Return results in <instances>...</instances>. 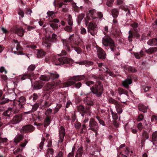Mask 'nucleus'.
<instances>
[{
	"instance_id": "18",
	"label": "nucleus",
	"mask_w": 157,
	"mask_h": 157,
	"mask_svg": "<svg viewBox=\"0 0 157 157\" xmlns=\"http://www.w3.org/2000/svg\"><path fill=\"white\" fill-rule=\"evenodd\" d=\"M147 44L150 46L157 45V37L149 40L147 42Z\"/></svg>"
},
{
	"instance_id": "50",
	"label": "nucleus",
	"mask_w": 157,
	"mask_h": 157,
	"mask_svg": "<svg viewBox=\"0 0 157 157\" xmlns=\"http://www.w3.org/2000/svg\"><path fill=\"white\" fill-rule=\"evenodd\" d=\"M144 118V115L142 114H140L138 116L136 120L137 121H141L143 120Z\"/></svg>"
},
{
	"instance_id": "3",
	"label": "nucleus",
	"mask_w": 157,
	"mask_h": 157,
	"mask_svg": "<svg viewBox=\"0 0 157 157\" xmlns=\"http://www.w3.org/2000/svg\"><path fill=\"white\" fill-rule=\"evenodd\" d=\"M102 43L105 46H109L111 50H113L114 47V41L109 36H105L103 38Z\"/></svg>"
},
{
	"instance_id": "30",
	"label": "nucleus",
	"mask_w": 157,
	"mask_h": 157,
	"mask_svg": "<svg viewBox=\"0 0 157 157\" xmlns=\"http://www.w3.org/2000/svg\"><path fill=\"white\" fill-rule=\"evenodd\" d=\"M88 32L90 33L92 36H94L97 32V29H87Z\"/></svg>"
},
{
	"instance_id": "33",
	"label": "nucleus",
	"mask_w": 157,
	"mask_h": 157,
	"mask_svg": "<svg viewBox=\"0 0 157 157\" xmlns=\"http://www.w3.org/2000/svg\"><path fill=\"white\" fill-rule=\"evenodd\" d=\"M45 52L42 50H40L38 51L37 53V57L38 58L42 57L44 56L45 55Z\"/></svg>"
},
{
	"instance_id": "58",
	"label": "nucleus",
	"mask_w": 157,
	"mask_h": 157,
	"mask_svg": "<svg viewBox=\"0 0 157 157\" xmlns=\"http://www.w3.org/2000/svg\"><path fill=\"white\" fill-rule=\"evenodd\" d=\"M137 127L139 130L140 131L142 130L143 128V126L142 123H139L137 124Z\"/></svg>"
},
{
	"instance_id": "47",
	"label": "nucleus",
	"mask_w": 157,
	"mask_h": 157,
	"mask_svg": "<svg viewBox=\"0 0 157 157\" xmlns=\"http://www.w3.org/2000/svg\"><path fill=\"white\" fill-rule=\"evenodd\" d=\"M50 26L54 29H57L58 28V25L54 23L49 24Z\"/></svg>"
},
{
	"instance_id": "62",
	"label": "nucleus",
	"mask_w": 157,
	"mask_h": 157,
	"mask_svg": "<svg viewBox=\"0 0 157 157\" xmlns=\"http://www.w3.org/2000/svg\"><path fill=\"white\" fill-rule=\"evenodd\" d=\"M128 70L129 71H131L132 72H136V70L134 68H133L131 67H127Z\"/></svg>"
},
{
	"instance_id": "27",
	"label": "nucleus",
	"mask_w": 157,
	"mask_h": 157,
	"mask_svg": "<svg viewBox=\"0 0 157 157\" xmlns=\"http://www.w3.org/2000/svg\"><path fill=\"white\" fill-rule=\"evenodd\" d=\"M117 91L120 95H121L122 94H125L127 95H128V91L126 90H124L122 88H118L117 89Z\"/></svg>"
},
{
	"instance_id": "16",
	"label": "nucleus",
	"mask_w": 157,
	"mask_h": 157,
	"mask_svg": "<svg viewBox=\"0 0 157 157\" xmlns=\"http://www.w3.org/2000/svg\"><path fill=\"white\" fill-rule=\"evenodd\" d=\"M96 10L94 9H92L89 11V13L87 14V17L88 18L91 17L93 19L96 18L95 16Z\"/></svg>"
},
{
	"instance_id": "22",
	"label": "nucleus",
	"mask_w": 157,
	"mask_h": 157,
	"mask_svg": "<svg viewBox=\"0 0 157 157\" xmlns=\"http://www.w3.org/2000/svg\"><path fill=\"white\" fill-rule=\"evenodd\" d=\"M24 136L21 135H17L14 138V141L15 143H17L20 142L23 139Z\"/></svg>"
},
{
	"instance_id": "26",
	"label": "nucleus",
	"mask_w": 157,
	"mask_h": 157,
	"mask_svg": "<svg viewBox=\"0 0 157 157\" xmlns=\"http://www.w3.org/2000/svg\"><path fill=\"white\" fill-rule=\"evenodd\" d=\"M40 78L41 80L44 81H48L50 79V77L49 75H41Z\"/></svg>"
},
{
	"instance_id": "56",
	"label": "nucleus",
	"mask_w": 157,
	"mask_h": 157,
	"mask_svg": "<svg viewBox=\"0 0 157 157\" xmlns=\"http://www.w3.org/2000/svg\"><path fill=\"white\" fill-rule=\"evenodd\" d=\"M11 111L10 110H8L6 112L3 113V115L5 116L9 117Z\"/></svg>"
},
{
	"instance_id": "13",
	"label": "nucleus",
	"mask_w": 157,
	"mask_h": 157,
	"mask_svg": "<svg viewBox=\"0 0 157 157\" xmlns=\"http://www.w3.org/2000/svg\"><path fill=\"white\" fill-rule=\"evenodd\" d=\"M14 33H17L18 36H23L24 31L21 27L19 28H15L13 31Z\"/></svg>"
},
{
	"instance_id": "1",
	"label": "nucleus",
	"mask_w": 157,
	"mask_h": 157,
	"mask_svg": "<svg viewBox=\"0 0 157 157\" xmlns=\"http://www.w3.org/2000/svg\"><path fill=\"white\" fill-rule=\"evenodd\" d=\"M90 90L91 92L97 97H101L103 90V85L100 81L97 82L95 86H93Z\"/></svg>"
},
{
	"instance_id": "59",
	"label": "nucleus",
	"mask_w": 157,
	"mask_h": 157,
	"mask_svg": "<svg viewBox=\"0 0 157 157\" xmlns=\"http://www.w3.org/2000/svg\"><path fill=\"white\" fill-rule=\"evenodd\" d=\"M0 72L1 73L4 72L5 74L7 73V71L4 67H1L0 68Z\"/></svg>"
},
{
	"instance_id": "34",
	"label": "nucleus",
	"mask_w": 157,
	"mask_h": 157,
	"mask_svg": "<svg viewBox=\"0 0 157 157\" xmlns=\"http://www.w3.org/2000/svg\"><path fill=\"white\" fill-rule=\"evenodd\" d=\"M67 21L68 22V24L69 25L72 26L73 25V21L72 16L71 15H68V18L67 19Z\"/></svg>"
},
{
	"instance_id": "14",
	"label": "nucleus",
	"mask_w": 157,
	"mask_h": 157,
	"mask_svg": "<svg viewBox=\"0 0 157 157\" xmlns=\"http://www.w3.org/2000/svg\"><path fill=\"white\" fill-rule=\"evenodd\" d=\"M83 101L84 103L88 105L92 106L94 102L92 99L89 97H86L84 98Z\"/></svg>"
},
{
	"instance_id": "29",
	"label": "nucleus",
	"mask_w": 157,
	"mask_h": 157,
	"mask_svg": "<svg viewBox=\"0 0 157 157\" xmlns=\"http://www.w3.org/2000/svg\"><path fill=\"white\" fill-rule=\"evenodd\" d=\"M53 150L51 148L48 149L47 151L46 157H52Z\"/></svg>"
},
{
	"instance_id": "20",
	"label": "nucleus",
	"mask_w": 157,
	"mask_h": 157,
	"mask_svg": "<svg viewBox=\"0 0 157 157\" xmlns=\"http://www.w3.org/2000/svg\"><path fill=\"white\" fill-rule=\"evenodd\" d=\"M112 14L113 18H116L119 14V10L117 9L114 8L112 10Z\"/></svg>"
},
{
	"instance_id": "49",
	"label": "nucleus",
	"mask_w": 157,
	"mask_h": 157,
	"mask_svg": "<svg viewBox=\"0 0 157 157\" xmlns=\"http://www.w3.org/2000/svg\"><path fill=\"white\" fill-rule=\"evenodd\" d=\"M61 105L60 104H58L56 106L55 108L54 109V113H56L58 111H59V109L61 107Z\"/></svg>"
},
{
	"instance_id": "60",
	"label": "nucleus",
	"mask_w": 157,
	"mask_h": 157,
	"mask_svg": "<svg viewBox=\"0 0 157 157\" xmlns=\"http://www.w3.org/2000/svg\"><path fill=\"white\" fill-rule=\"evenodd\" d=\"M84 15L83 14H81L78 17V20L80 21L84 18Z\"/></svg>"
},
{
	"instance_id": "61",
	"label": "nucleus",
	"mask_w": 157,
	"mask_h": 157,
	"mask_svg": "<svg viewBox=\"0 0 157 157\" xmlns=\"http://www.w3.org/2000/svg\"><path fill=\"white\" fill-rule=\"evenodd\" d=\"M1 78L2 80L4 81H6L7 79V77L6 75H1Z\"/></svg>"
},
{
	"instance_id": "35",
	"label": "nucleus",
	"mask_w": 157,
	"mask_h": 157,
	"mask_svg": "<svg viewBox=\"0 0 157 157\" xmlns=\"http://www.w3.org/2000/svg\"><path fill=\"white\" fill-rule=\"evenodd\" d=\"M77 109L78 111L80 113H85V108H84L83 105H80L78 106L77 107Z\"/></svg>"
},
{
	"instance_id": "36",
	"label": "nucleus",
	"mask_w": 157,
	"mask_h": 157,
	"mask_svg": "<svg viewBox=\"0 0 157 157\" xmlns=\"http://www.w3.org/2000/svg\"><path fill=\"white\" fill-rule=\"evenodd\" d=\"M147 132L146 131H143V133L142 135V136L143 137V138H145L146 139H148L149 138V136L148 134V132H150V130H149Z\"/></svg>"
},
{
	"instance_id": "40",
	"label": "nucleus",
	"mask_w": 157,
	"mask_h": 157,
	"mask_svg": "<svg viewBox=\"0 0 157 157\" xmlns=\"http://www.w3.org/2000/svg\"><path fill=\"white\" fill-rule=\"evenodd\" d=\"M63 43L64 45L66 46L67 50L69 52L70 50V47L68 46V45L69 43H68V41L66 40H63Z\"/></svg>"
},
{
	"instance_id": "28",
	"label": "nucleus",
	"mask_w": 157,
	"mask_h": 157,
	"mask_svg": "<svg viewBox=\"0 0 157 157\" xmlns=\"http://www.w3.org/2000/svg\"><path fill=\"white\" fill-rule=\"evenodd\" d=\"M49 75L50 76V79L51 78L53 80L58 78L59 76V75L57 74L56 72L49 73Z\"/></svg>"
},
{
	"instance_id": "32",
	"label": "nucleus",
	"mask_w": 157,
	"mask_h": 157,
	"mask_svg": "<svg viewBox=\"0 0 157 157\" xmlns=\"http://www.w3.org/2000/svg\"><path fill=\"white\" fill-rule=\"evenodd\" d=\"M117 111L118 113H121L122 112V107L118 103L115 105Z\"/></svg>"
},
{
	"instance_id": "37",
	"label": "nucleus",
	"mask_w": 157,
	"mask_h": 157,
	"mask_svg": "<svg viewBox=\"0 0 157 157\" xmlns=\"http://www.w3.org/2000/svg\"><path fill=\"white\" fill-rule=\"evenodd\" d=\"M48 17H49V18L51 17L52 18H53L54 17L55 13L52 11H48L47 12Z\"/></svg>"
},
{
	"instance_id": "25",
	"label": "nucleus",
	"mask_w": 157,
	"mask_h": 157,
	"mask_svg": "<svg viewBox=\"0 0 157 157\" xmlns=\"http://www.w3.org/2000/svg\"><path fill=\"white\" fill-rule=\"evenodd\" d=\"M157 51V47H151L146 50V52L148 54H151Z\"/></svg>"
},
{
	"instance_id": "24",
	"label": "nucleus",
	"mask_w": 157,
	"mask_h": 157,
	"mask_svg": "<svg viewBox=\"0 0 157 157\" xmlns=\"http://www.w3.org/2000/svg\"><path fill=\"white\" fill-rule=\"evenodd\" d=\"M54 86V84L49 83H47L44 87V90L45 91H48L52 89Z\"/></svg>"
},
{
	"instance_id": "53",
	"label": "nucleus",
	"mask_w": 157,
	"mask_h": 157,
	"mask_svg": "<svg viewBox=\"0 0 157 157\" xmlns=\"http://www.w3.org/2000/svg\"><path fill=\"white\" fill-rule=\"evenodd\" d=\"M121 8L125 11H128V13H127V14H128H128L130 13V11L127 6H121Z\"/></svg>"
},
{
	"instance_id": "19",
	"label": "nucleus",
	"mask_w": 157,
	"mask_h": 157,
	"mask_svg": "<svg viewBox=\"0 0 157 157\" xmlns=\"http://www.w3.org/2000/svg\"><path fill=\"white\" fill-rule=\"evenodd\" d=\"M32 75V74L31 73H25L22 76H20V78L22 80L27 79H30Z\"/></svg>"
},
{
	"instance_id": "54",
	"label": "nucleus",
	"mask_w": 157,
	"mask_h": 157,
	"mask_svg": "<svg viewBox=\"0 0 157 157\" xmlns=\"http://www.w3.org/2000/svg\"><path fill=\"white\" fill-rule=\"evenodd\" d=\"M75 126L77 129H79L81 126V124L78 122H76L75 124Z\"/></svg>"
},
{
	"instance_id": "64",
	"label": "nucleus",
	"mask_w": 157,
	"mask_h": 157,
	"mask_svg": "<svg viewBox=\"0 0 157 157\" xmlns=\"http://www.w3.org/2000/svg\"><path fill=\"white\" fill-rule=\"evenodd\" d=\"M63 154L62 151H59L56 156V157H63Z\"/></svg>"
},
{
	"instance_id": "42",
	"label": "nucleus",
	"mask_w": 157,
	"mask_h": 157,
	"mask_svg": "<svg viewBox=\"0 0 157 157\" xmlns=\"http://www.w3.org/2000/svg\"><path fill=\"white\" fill-rule=\"evenodd\" d=\"M50 117L49 116H46L45 120V126H48L50 123Z\"/></svg>"
},
{
	"instance_id": "21",
	"label": "nucleus",
	"mask_w": 157,
	"mask_h": 157,
	"mask_svg": "<svg viewBox=\"0 0 157 157\" xmlns=\"http://www.w3.org/2000/svg\"><path fill=\"white\" fill-rule=\"evenodd\" d=\"M147 108L143 104H140L138 105V109L140 111H142L144 113L147 112Z\"/></svg>"
},
{
	"instance_id": "45",
	"label": "nucleus",
	"mask_w": 157,
	"mask_h": 157,
	"mask_svg": "<svg viewBox=\"0 0 157 157\" xmlns=\"http://www.w3.org/2000/svg\"><path fill=\"white\" fill-rule=\"evenodd\" d=\"M36 67L35 65L31 64L30 65L28 68V71H33L35 68Z\"/></svg>"
},
{
	"instance_id": "44",
	"label": "nucleus",
	"mask_w": 157,
	"mask_h": 157,
	"mask_svg": "<svg viewBox=\"0 0 157 157\" xmlns=\"http://www.w3.org/2000/svg\"><path fill=\"white\" fill-rule=\"evenodd\" d=\"M57 35L56 34L53 33L52 35L51 39H50L51 42H55L56 41L57 38L56 37Z\"/></svg>"
},
{
	"instance_id": "43",
	"label": "nucleus",
	"mask_w": 157,
	"mask_h": 157,
	"mask_svg": "<svg viewBox=\"0 0 157 157\" xmlns=\"http://www.w3.org/2000/svg\"><path fill=\"white\" fill-rule=\"evenodd\" d=\"M129 36H128V40L129 42H131L132 41V38L133 37V34L132 31L129 30L128 32Z\"/></svg>"
},
{
	"instance_id": "55",
	"label": "nucleus",
	"mask_w": 157,
	"mask_h": 157,
	"mask_svg": "<svg viewBox=\"0 0 157 157\" xmlns=\"http://www.w3.org/2000/svg\"><path fill=\"white\" fill-rule=\"evenodd\" d=\"M109 102L110 103H112L114 104L115 105L118 103L117 101L112 98L109 99Z\"/></svg>"
},
{
	"instance_id": "2",
	"label": "nucleus",
	"mask_w": 157,
	"mask_h": 157,
	"mask_svg": "<svg viewBox=\"0 0 157 157\" xmlns=\"http://www.w3.org/2000/svg\"><path fill=\"white\" fill-rule=\"evenodd\" d=\"M25 98L22 96L20 98L18 101L15 100L13 101V109L14 113H17L19 112L25 103Z\"/></svg>"
},
{
	"instance_id": "39",
	"label": "nucleus",
	"mask_w": 157,
	"mask_h": 157,
	"mask_svg": "<svg viewBox=\"0 0 157 157\" xmlns=\"http://www.w3.org/2000/svg\"><path fill=\"white\" fill-rule=\"evenodd\" d=\"M75 40L74 37V34H72L69 36L68 39V40H67L68 41V43L69 44V43H71L72 42H73Z\"/></svg>"
},
{
	"instance_id": "38",
	"label": "nucleus",
	"mask_w": 157,
	"mask_h": 157,
	"mask_svg": "<svg viewBox=\"0 0 157 157\" xmlns=\"http://www.w3.org/2000/svg\"><path fill=\"white\" fill-rule=\"evenodd\" d=\"M114 49L113 50H111L112 51L114 52H115V54L117 56L120 55V53L119 52V48L116 47V45L115 44H114Z\"/></svg>"
},
{
	"instance_id": "57",
	"label": "nucleus",
	"mask_w": 157,
	"mask_h": 157,
	"mask_svg": "<svg viewBox=\"0 0 157 157\" xmlns=\"http://www.w3.org/2000/svg\"><path fill=\"white\" fill-rule=\"evenodd\" d=\"M114 0H107L106 5L108 6H111Z\"/></svg>"
},
{
	"instance_id": "7",
	"label": "nucleus",
	"mask_w": 157,
	"mask_h": 157,
	"mask_svg": "<svg viewBox=\"0 0 157 157\" xmlns=\"http://www.w3.org/2000/svg\"><path fill=\"white\" fill-rule=\"evenodd\" d=\"M35 129V128L32 125L28 124L23 127L21 129V132L26 133L31 132Z\"/></svg>"
},
{
	"instance_id": "41",
	"label": "nucleus",
	"mask_w": 157,
	"mask_h": 157,
	"mask_svg": "<svg viewBox=\"0 0 157 157\" xmlns=\"http://www.w3.org/2000/svg\"><path fill=\"white\" fill-rule=\"evenodd\" d=\"M82 153V150L81 149H78L77 151L75 157H81Z\"/></svg>"
},
{
	"instance_id": "11",
	"label": "nucleus",
	"mask_w": 157,
	"mask_h": 157,
	"mask_svg": "<svg viewBox=\"0 0 157 157\" xmlns=\"http://www.w3.org/2000/svg\"><path fill=\"white\" fill-rule=\"evenodd\" d=\"M21 116L19 115H17L14 116L11 121V123L12 124H16L21 121Z\"/></svg>"
},
{
	"instance_id": "31",
	"label": "nucleus",
	"mask_w": 157,
	"mask_h": 157,
	"mask_svg": "<svg viewBox=\"0 0 157 157\" xmlns=\"http://www.w3.org/2000/svg\"><path fill=\"white\" fill-rule=\"evenodd\" d=\"M157 141V131H156L153 132L151 136V142L156 141Z\"/></svg>"
},
{
	"instance_id": "9",
	"label": "nucleus",
	"mask_w": 157,
	"mask_h": 157,
	"mask_svg": "<svg viewBox=\"0 0 157 157\" xmlns=\"http://www.w3.org/2000/svg\"><path fill=\"white\" fill-rule=\"evenodd\" d=\"M85 24L87 27V29H97V25L94 21L89 22L88 20H86L85 22Z\"/></svg>"
},
{
	"instance_id": "51",
	"label": "nucleus",
	"mask_w": 157,
	"mask_h": 157,
	"mask_svg": "<svg viewBox=\"0 0 157 157\" xmlns=\"http://www.w3.org/2000/svg\"><path fill=\"white\" fill-rule=\"evenodd\" d=\"M52 109L49 108L47 109L45 113V114L46 116H49V115H50L52 113Z\"/></svg>"
},
{
	"instance_id": "6",
	"label": "nucleus",
	"mask_w": 157,
	"mask_h": 157,
	"mask_svg": "<svg viewBox=\"0 0 157 157\" xmlns=\"http://www.w3.org/2000/svg\"><path fill=\"white\" fill-rule=\"evenodd\" d=\"M59 133L58 143H61L63 141V139L65 135V130L63 126H61L59 128Z\"/></svg>"
},
{
	"instance_id": "23",
	"label": "nucleus",
	"mask_w": 157,
	"mask_h": 157,
	"mask_svg": "<svg viewBox=\"0 0 157 157\" xmlns=\"http://www.w3.org/2000/svg\"><path fill=\"white\" fill-rule=\"evenodd\" d=\"M85 78L84 75L80 76H75L72 77L71 79L75 82V81H80L81 79H84Z\"/></svg>"
},
{
	"instance_id": "8",
	"label": "nucleus",
	"mask_w": 157,
	"mask_h": 157,
	"mask_svg": "<svg viewBox=\"0 0 157 157\" xmlns=\"http://www.w3.org/2000/svg\"><path fill=\"white\" fill-rule=\"evenodd\" d=\"M81 83L80 82H78L75 83V82L73 81H70L67 82H65L64 83V86L65 87H68L71 85H75V87L77 88H79L81 86Z\"/></svg>"
},
{
	"instance_id": "10",
	"label": "nucleus",
	"mask_w": 157,
	"mask_h": 157,
	"mask_svg": "<svg viewBox=\"0 0 157 157\" xmlns=\"http://www.w3.org/2000/svg\"><path fill=\"white\" fill-rule=\"evenodd\" d=\"M97 54L99 58L104 59L106 58V54L105 52L101 48H97Z\"/></svg>"
},
{
	"instance_id": "52",
	"label": "nucleus",
	"mask_w": 157,
	"mask_h": 157,
	"mask_svg": "<svg viewBox=\"0 0 157 157\" xmlns=\"http://www.w3.org/2000/svg\"><path fill=\"white\" fill-rule=\"evenodd\" d=\"M80 33L82 35H85L86 33V29L82 26L80 28Z\"/></svg>"
},
{
	"instance_id": "5",
	"label": "nucleus",
	"mask_w": 157,
	"mask_h": 157,
	"mask_svg": "<svg viewBox=\"0 0 157 157\" xmlns=\"http://www.w3.org/2000/svg\"><path fill=\"white\" fill-rule=\"evenodd\" d=\"M55 62V64L56 65H60L65 63H69L71 61V59L67 57H63L58 58Z\"/></svg>"
},
{
	"instance_id": "15",
	"label": "nucleus",
	"mask_w": 157,
	"mask_h": 157,
	"mask_svg": "<svg viewBox=\"0 0 157 157\" xmlns=\"http://www.w3.org/2000/svg\"><path fill=\"white\" fill-rule=\"evenodd\" d=\"M43 86V82L40 81H36L34 83V87L35 89L36 90L41 89Z\"/></svg>"
},
{
	"instance_id": "63",
	"label": "nucleus",
	"mask_w": 157,
	"mask_h": 157,
	"mask_svg": "<svg viewBox=\"0 0 157 157\" xmlns=\"http://www.w3.org/2000/svg\"><path fill=\"white\" fill-rule=\"evenodd\" d=\"M85 113H87L90 114L91 113L90 107H86L85 109Z\"/></svg>"
},
{
	"instance_id": "4",
	"label": "nucleus",
	"mask_w": 157,
	"mask_h": 157,
	"mask_svg": "<svg viewBox=\"0 0 157 157\" xmlns=\"http://www.w3.org/2000/svg\"><path fill=\"white\" fill-rule=\"evenodd\" d=\"M89 129L94 132L97 133L99 128L98 123L93 118H91L89 121Z\"/></svg>"
},
{
	"instance_id": "46",
	"label": "nucleus",
	"mask_w": 157,
	"mask_h": 157,
	"mask_svg": "<svg viewBox=\"0 0 157 157\" xmlns=\"http://www.w3.org/2000/svg\"><path fill=\"white\" fill-rule=\"evenodd\" d=\"M72 48H74L75 50L77 52L78 54H80L82 52V49L81 48L78 47H73L72 46Z\"/></svg>"
},
{
	"instance_id": "17",
	"label": "nucleus",
	"mask_w": 157,
	"mask_h": 157,
	"mask_svg": "<svg viewBox=\"0 0 157 157\" xmlns=\"http://www.w3.org/2000/svg\"><path fill=\"white\" fill-rule=\"evenodd\" d=\"M132 82V81L131 79L127 78L122 82V85L124 87L127 88L128 87V85L131 84Z\"/></svg>"
},
{
	"instance_id": "12",
	"label": "nucleus",
	"mask_w": 157,
	"mask_h": 157,
	"mask_svg": "<svg viewBox=\"0 0 157 157\" xmlns=\"http://www.w3.org/2000/svg\"><path fill=\"white\" fill-rule=\"evenodd\" d=\"M51 40L50 38L44 37L42 38V44L48 48L50 47L51 46Z\"/></svg>"
},
{
	"instance_id": "48",
	"label": "nucleus",
	"mask_w": 157,
	"mask_h": 157,
	"mask_svg": "<svg viewBox=\"0 0 157 157\" xmlns=\"http://www.w3.org/2000/svg\"><path fill=\"white\" fill-rule=\"evenodd\" d=\"M64 29L65 31L68 32H71L72 31V27L71 26H67L64 28Z\"/></svg>"
}]
</instances>
